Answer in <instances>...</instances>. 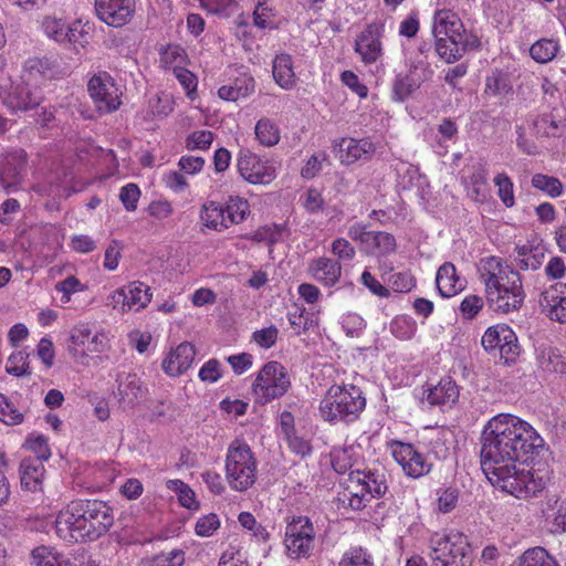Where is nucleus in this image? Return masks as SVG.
<instances>
[{
    "instance_id": "nucleus-50",
    "label": "nucleus",
    "mask_w": 566,
    "mask_h": 566,
    "mask_svg": "<svg viewBox=\"0 0 566 566\" xmlns=\"http://www.w3.org/2000/svg\"><path fill=\"white\" fill-rule=\"evenodd\" d=\"M6 370L17 377L30 375L28 354L21 350L12 353L8 359Z\"/></svg>"
},
{
    "instance_id": "nucleus-16",
    "label": "nucleus",
    "mask_w": 566,
    "mask_h": 566,
    "mask_svg": "<svg viewBox=\"0 0 566 566\" xmlns=\"http://www.w3.org/2000/svg\"><path fill=\"white\" fill-rule=\"evenodd\" d=\"M384 23L374 21L369 23L355 40V51L366 64L375 63L382 53L381 38Z\"/></svg>"
},
{
    "instance_id": "nucleus-46",
    "label": "nucleus",
    "mask_w": 566,
    "mask_h": 566,
    "mask_svg": "<svg viewBox=\"0 0 566 566\" xmlns=\"http://www.w3.org/2000/svg\"><path fill=\"white\" fill-rule=\"evenodd\" d=\"M558 51V44L552 39H541L536 41L530 49V54L538 63H547L552 61Z\"/></svg>"
},
{
    "instance_id": "nucleus-47",
    "label": "nucleus",
    "mask_w": 566,
    "mask_h": 566,
    "mask_svg": "<svg viewBox=\"0 0 566 566\" xmlns=\"http://www.w3.org/2000/svg\"><path fill=\"white\" fill-rule=\"evenodd\" d=\"M531 182L535 189L546 192L552 198H557L563 193V184L556 177L535 174Z\"/></svg>"
},
{
    "instance_id": "nucleus-53",
    "label": "nucleus",
    "mask_w": 566,
    "mask_h": 566,
    "mask_svg": "<svg viewBox=\"0 0 566 566\" xmlns=\"http://www.w3.org/2000/svg\"><path fill=\"white\" fill-rule=\"evenodd\" d=\"M437 507L441 513L451 512L458 504L459 491L455 488H446L437 491Z\"/></svg>"
},
{
    "instance_id": "nucleus-63",
    "label": "nucleus",
    "mask_w": 566,
    "mask_h": 566,
    "mask_svg": "<svg viewBox=\"0 0 566 566\" xmlns=\"http://www.w3.org/2000/svg\"><path fill=\"white\" fill-rule=\"evenodd\" d=\"M279 331L274 325L255 331L252 335L253 340L263 348H271L277 339Z\"/></svg>"
},
{
    "instance_id": "nucleus-41",
    "label": "nucleus",
    "mask_w": 566,
    "mask_h": 566,
    "mask_svg": "<svg viewBox=\"0 0 566 566\" xmlns=\"http://www.w3.org/2000/svg\"><path fill=\"white\" fill-rule=\"evenodd\" d=\"M518 566H559L556 559L543 547L526 549L518 558Z\"/></svg>"
},
{
    "instance_id": "nucleus-55",
    "label": "nucleus",
    "mask_w": 566,
    "mask_h": 566,
    "mask_svg": "<svg viewBox=\"0 0 566 566\" xmlns=\"http://www.w3.org/2000/svg\"><path fill=\"white\" fill-rule=\"evenodd\" d=\"M483 297L470 294L462 300L460 304V312L465 319H473L483 308Z\"/></svg>"
},
{
    "instance_id": "nucleus-52",
    "label": "nucleus",
    "mask_w": 566,
    "mask_h": 566,
    "mask_svg": "<svg viewBox=\"0 0 566 566\" xmlns=\"http://www.w3.org/2000/svg\"><path fill=\"white\" fill-rule=\"evenodd\" d=\"M387 283L394 292L407 293L416 285V280L409 272H396L388 276Z\"/></svg>"
},
{
    "instance_id": "nucleus-15",
    "label": "nucleus",
    "mask_w": 566,
    "mask_h": 566,
    "mask_svg": "<svg viewBox=\"0 0 566 566\" xmlns=\"http://www.w3.org/2000/svg\"><path fill=\"white\" fill-rule=\"evenodd\" d=\"M136 10L135 0H95V11L101 21L113 28L128 24Z\"/></svg>"
},
{
    "instance_id": "nucleus-39",
    "label": "nucleus",
    "mask_w": 566,
    "mask_h": 566,
    "mask_svg": "<svg viewBox=\"0 0 566 566\" xmlns=\"http://www.w3.org/2000/svg\"><path fill=\"white\" fill-rule=\"evenodd\" d=\"M416 69V66H411L409 74H398L396 76L392 84V95L395 101L403 102L420 86V82L412 76Z\"/></svg>"
},
{
    "instance_id": "nucleus-23",
    "label": "nucleus",
    "mask_w": 566,
    "mask_h": 566,
    "mask_svg": "<svg viewBox=\"0 0 566 566\" xmlns=\"http://www.w3.org/2000/svg\"><path fill=\"white\" fill-rule=\"evenodd\" d=\"M195 356V346L188 342L181 343L163 360V369L169 376H178L190 368Z\"/></svg>"
},
{
    "instance_id": "nucleus-2",
    "label": "nucleus",
    "mask_w": 566,
    "mask_h": 566,
    "mask_svg": "<svg viewBox=\"0 0 566 566\" xmlns=\"http://www.w3.org/2000/svg\"><path fill=\"white\" fill-rule=\"evenodd\" d=\"M114 524L112 507L104 501L76 499L60 511L55 521L59 537L66 542L96 541Z\"/></svg>"
},
{
    "instance_id": "nucleus-64",
    "label": "nucleus",
    "mask_w": 566,
    "mask_h": 566,
    "mask_svg": "<svg viewBox=\"0 0 566 566\" xmlns=\"http://www.w3.org/2000/svg\"><path fill=\"white\" fill-rule=\"evenodd\" d=\"M332 253L338 258V261H350L354 259L355 248L344 238H337L332 243Z\"/></svg>"
},
{
    "instance_id": "nucleus-18",
    "label": "nucleus",
    "mask_w": 566,
    "mask_h": 566,
    "mask_svg": "<svg viewBox=\"0 0 566 566\" xmlns=\"http://www.w3.org/2000/svg\"><path fill=\"white\" fill-rule=\"evenodd\" d=\"M539 305L552 321L566 323V284L555 283L542 292Z\"/></svg>"
},
{
    "instance_id": "nucleus-3",
    "label": "nucleus",
    "mask_w": 566,
    "mask_h": 566,
    "mask_svg": "<svg viewBox=\"0 0 566 566\" xmlns=\"http://www.w3.org/2000/svg\"><path fill=\"white\" fill-rule=\"evenodd\" d=\"M480 279L491 310L507 314L521 308L525 293L518 271L503 268L501 259L491 256L482 260Z\"/></svg>"
},
{
    "instance_id": "nucleus-6",
    "label": "nucleus",
    "mask_w": 566,
    "mask_h": 566,
    "mask_svg": "<svg viewBox=\"0 0 566 566\" xmlns=\"http://www.w3.org/2000/svg\"><path fill=\"white\" fill-rule=\"evenodd\" d=\"M226 479L230 488L238 492H244L255 483L256 460L251 448L243 440L237 439L228 447Z\"/></svg>"
},
{
    "instance_id": "nucleus-13",
    "label": "nucleus",
    "mask_w": 566,
    "mask_h": 566,
    "mask_svg": "<svg viewBox=\"0 0 566 566\" xmlns=\"http://www.w3.org/2000/svg\"><path fill=\"white\" fill-rule=\"evenodd\" d=\"M391 454L409 478L419 479L427 475L431 470L432 464L411 443L394 441Z\"/></svg>"
},
{
    "instance_id": "nucleus-21",
    "label": "nucleus",
    "mask_w": 566,
    "mask_h": 566,
    "mask_svg": "<svg viewBox=\"0 0 566 566\" xmlns=\"http://www.w3.org/2000/svg\"><path fill=\"white\" fill-rule=\"evenodd\" d=\"M459 387L451 377L442 378L437 385L423 391L422 400L441 409L451 408L459 399Z\"/></svg>"
},
{
    "instance_id": "nucleus-30",
    "label": "nucleus",
    "mask_w": 566,
    "mask_h": 566,
    "mask_svg": "<svg viewBox=\"0 0 566 566\" xmlns=\"http://www.w3.org/2000/svg\"><path fill=\"white\" fill-rule=\"evenodd\" d=\"M117 384L119 400L123 402L133 406L144 397L145 390L136 374H119Z\"/></svg>"
},
{
    "instance_id": "nucleus-24",
    "label": "nucleus",
    "mask_w": 566,
    "mask_h": 566,
    "mask_svg": "<svg viewBox=\"0 0 566 566\" xmlns=\"http://www.w3.org/2000/svg\"><path fill=\"white\" fill-rule=\"evenodd\" d=\"M70 340L74 346L83 347V353L86 355L103 353L107 347L106 335L103 333L92 335L91 329L85 325L74 327Z\"/></svg>"
},
{
    "instance_id": "nucleus-29",
    "label": "nucleus",
    "mask_w": 566,
    "mask_h": 566,
    "mask_svg": "<svg viewBox=\"0 0 566 566\" xmlns=\"http://www.w3.org/2000/svg\"><path fill=\"white\" fill-rule=\"evenodd\" d=\"M272 73L275 83L283 90H291L295 86L296 75L293 70L292 56L287 53L277 54L272 63Z\"/></svg>"
},
{
    "instance_id": "nucleus-62",
    "label": "nucleus",
    "mask_w": 566,
    "mask_h": 566,
    "mask_svg": "<svg viewBox=\"0 0 566 566\" xmlns=\"http://www.w3.org/2000/svg\"><path fill=\"white\" fill-rule=\"evenodd\" d=\"M185 554L180 549L160 553L154 557L153 566H182Z\"/></svg>"
},
{
    "instance_id": "nucleus-33",
    "label": "nucleus",
    "mask_w": 566,
    "mask_h": 566,
    "mask_svg": "<svg viewBox=\"0 0 566 566\" xmlns=\"http://www.w3.org/2000/svg\"><path fill=\"white\" fill-rule=\"evenodd\" d=\"M127 306L130 311H140L145 308L151 301L150 287L140 281L129 282L124 286Z\"/></svg>"
},
{
    "instance_id": "nucleus-60",
    "label": "nucleus",
    "mask_w": 566,
    "mask_h": 566,
    "mask_svg": "<svg viewBox=\"0 0 566 566\" xmlns=\"http://www.w3.org/2000/svg\"><path fill=\"white\" fill-rule=\"evenodd\" d=\"M140 198V190L135 184H128L120 189L119 199L127 211H135Z\"/></svg>"
},
{
    "instance_id": "nucleus-27",
    "label": "nucleus",
    "mask_w": 566,
    "mask_h": 566,
    "mask_svg": "<svg viewBox=\"0 0 566 566\" xmlns=\"http://www.w3.org/2000/svg\"><path fill=\"white\" fill-rule=\"evenodd\" d=\"M488 170L484 164L478 163L470 167V174L463 178L468 196L476 201L483 202L488 196Z\"/></svg>"
},
{
    "instance_id": "nucleus-40",
    "label": "nucleus",
    "mask_w": 566,
    "mask_h": 566,
    "mask_svg": "<svg viewBox=\"0 0 566 566\" xmlns=\"http://www.w3.org/2000/svg\"><path fill=\"white\" fill-rule=\"evenodd\" d=\"M286 228L284 224H266L256 229L253 233L244 235L245 239H250L256 243L264 242L268 245H273L277 242L283 241V234Z\"/></svg>"
},
{
    "instance_id": "nucleus-19",
    "label": "nucleus",
    "mask_w": 566,
    "mask_h": 566,
    "mask_svg": "<svg viewBox=\"0 0 566 566\" xmlns=\"http://www.w3.org/2000/svg\"><path fill=\"white\" fill-rule=\"evenodd\" d=\"M307 272L313 280L324 287H334L340 281L342 265L338 260L321 256L308 263Z\"/></svg>"
},
{
    "instance_id": "nucleus-14",
    "label": "nucleus",
    "mask_w": 566,
    "mask_h": 566,
    "mask_svg": "<svg viewBox=\"0 0 566 566\" xmlns=\"http://www.w3.org/2000/svg\"><path fill=\"white\" fill-rule=\"evenodd\" d=\"M27 153L13 149L2 155L0 160V184L7 192L14 191L27 171Z\"/></svg>"
},
{
    "instance_id": "nucleus-48",
    "label": "nucleus",
    "mask_w": 566,
    "mask_h": 566,
    "mask_svg": "<svg viewBox=\"0 0 566 566\" xmlns=\"http://www.w3.org/2000/svg\"><path fill=\"white\" fill-rule=\"evenodd\" d=\"M560 120H557L553 114L545 113L539 115L534 122V128L537 135L545 137H556L560 135Z\"/></svg>"
},
{
    "instance_id": "nucleus-44",
    "label": "nucleus",
    "mask_w": 566,
    "mask_h": 566,
    "mask_svg": "<svg viewBox=\"0 0 566 566\" xmlns=\"http://www.w3.org/2000/svg\"><path fill=\"white\" fill-rule=\"evenodd\" d=\"M397 243L392 234L384 231H373L369 243V252L379 255H388L396 251Z\"/></svg>"
},
{
    "instance_id": "nucleus-59",
    "label": "nucleus",
    "mask_w": 566,
    "mask_h": 566,
    "mask_svg": "<svg viewBox=\"0 0 566 566\" xmlns=\"http://www.w3.org/2000/svg\"><path fill=\"white\" fill-rule=\"evenodd\" d=\"M327 160V154L324 151L312 155L301 170V176L305 179L314 178L323 167V163Z\"/></svg>"
},
{
    "instance_id": "nucleus-37",
    "label": "nucleus",
    "mask_w": 566,
    "mask_h": 566,
    "mask_svg": "<svg viewBox=\"0 0 566 566\" xmlns=\"http://www.w3.org/2000/svg\"><path fill=\"white\" fill-rule=\"evenodd\" d=\"M254 91V80L252 77L238 78L233 84L223 85L219 88L220 98L230 102H237L240 98L249 96Z\"/></svg>"
},
{
    "instance_id": "nucleus-56",
    "label": "nucleus",
    "mask_w": 566,
    "mask_h": 566,
    "mask_svg": "<svg viewBox=\"0 0 566 566\" xmlns=\"http://www.w3.org/2000/svg\"><path fill=\"white\" fill-rule=\"evenodd\" d=\"M0 420L9 426L19 424L23 421V415L4 396H2V402H0Z\"/></svg>"
},
{
    "instance_id": "nucleus-20",
    "label": "nucleus",
    "mask_w": 566,
    "mask_h": 566,
    "mask_svg": "<svg viewBox=\"0 0 566 566\" xmlns=\"http://www.w3.org/2000/svg\"><path fill=\"white\" fill-rule=\"evenodd\" d=\"M336 146L338 147V158L344 165H352L358 160H368L375 154V145L366 138H342Z\"/></svg>"
},
{
    "instance_id": "nucleus-8",
    "label": "nucleus",
    "mask_w": 566,
    "mask_h": 566,
    "mask_svg": "<svg viewBox=\"0 0 566 566\" xmlns=\"http://www.w3.org/2000/svg\"><path fill=\"white\" fill-rule=\"evenodd\" d=\"M315 532L307 516H296L286 525L284 545L293 559L306 558L314 548Z\"/></svg>"
},
{
    "instance_id": "nucleus-28",
    "label": "nucleus",
    "mask_w": 566,
    "mask_h": 566,
    "mask_svg": "<svg viewBox=\"0 0 566 566\" xmlns=\"http://www.w3.org/2000/svg\"><path fill=\"white\" fill-rule=\"evenodd\" d=\"M545 260V248L541 244L531 243L517 245L515 248L514 262L520 270L535 271L539 269Z\"/></svg>"
},
{
    "instance_id": "nucleus-35",
    "label": "nucleus",
    "mask_w": 566,
    "mask_h": 566,
    "mask_svg": "<svg viewBox=\"0 0 566 566\" xmlns=\"http://www.w3.org/2000/svg\"><path fill=\"white\" fill-rule=\"evenodd\" d=\"M537 361L539 367L548 373H563L565 361L557 348L541 346L537 348Z\"/></svg>"
},
{
    "instance_id": "nucleus-26",
    "label": "nucleus",
    "mask_w": 566,
    "mask_h": 566,
    "mask_svg": "<svg viewBox=\"0 0 566 566\" xmlns=\"http://www.w3.org/2000/svg\"><path fill=\"white\" fill-rule=\"evenodd\" d=\"M21 486L30 492L42 491L45 468L39 459L25 458L20 463Z\"/></svg>"
},
{
    "instance_id": "nucleus-7",
    "label": "nucleus",
    "mask_w": 566,
    "mask_h": 566,
    "mask_svg": "<svg viewBox=\"0 0 566 566\" xmlns=\"http://www.w3.org/2000/svg\"><path fill=\"white\" fill-rule=\"evenodd\" d=\"M290 376L282 364L272 360L259 371L252 388L262 403L282 397L290 388Z\"/></svg>"
},
{
    "instance_id": "nucleus-58",
    "label": "nucleus",
    "mask_w": 566,
    "mask_h": 566,
    "mask_svg": "<svg viewBox=\"0 0 566 566\" xmlns=\"http://www.w3.org/2000/svg\"><path fill=\"white\" fill-rule=\"evenodd\" d=\"M391 333L400 339H410L416 331L413 322L406 317H396L390 324Z\"/></svg>"
},
{
    "instance_id": "nucleus-4",
    "label": "nucleus",
    "mask_w": 566,
    "mask_h": 566,
    "mask_svg": "<svg viewBox=\"0 0 566 566\" xmlns=\"http://www.w3.org/2000/svg\"><path fill=\"white\" fill-rule=\"evenodd\" d=\"M366 407V398L359 387L354 385H333L319 402V415L323 420L346 424L359 419Z\"/></svg>"
},
{
    "instance_id": "nucleus-32",
    "label": "nucleus",
    "mask_w": 566,
    "mask_h": 566,
    "mask_svg": "<svg viewBox=\"0 0 566 566\" xmlns=\"http://www.w3.org/2000/svg\"><path fill=\"white\" fill-rule=\"evenodd\" d=\"M30 557L35 566H72L70 558L52 546L40 545L31 551Z\"/></svg>"
},
{
    "instance_id": "nucleus-36",
    "label": "nucleus",
    "mask_w": 566,
    "mask_h": 566,
    "mask_svg": "<svg viewBox=\"0 0 566 566\" xmlns=\"http://www.w3.org/2000/svg\"><path fill=\"white\" fill-rule=\"evenodd\" d=\"M513 329L506 324H497L489 327L484 335L482 336V346L483 348L491 353L493 350H499L503 343L507 342V338H512Z\"/></svg>"
},
{
    "instance_id": "nucleus-22",
    "label": "nucleus",
    "mask_w": 566,
    "mask_h": 566,
    "mask_svg": "<svg viewBox=\"0 0 566 566\" xmlns=\"http://www.w3.org/2000/svg\"><path fill=\"white\" fill-rule=\"evenodd\" d=\"M349 481L371 500L382 496L388 489L385 474L377 471H349Z\"/></svg>"
},
{
    "instance_id": "nucleus-61",
    "label": "nucleus",
    "mask_w": 566,
    "mask_h": 566,
    "mask_svg": "<svg viewBox=\"0 0 566 566\" xmlns=\"http://www.w3.org/2000/svg\"><path fill=\"white\" fill-rule=\"evenodd\" d=\"M512 338H507V342L503 343L502 347L499 349L501 359L504 360L505 364H512L520 356L521 347L517 342V337L514 332L511 334Z\"/></svg>"
},
{
    "instance_id": "nucleus-43",
    "label": "nucleus",
    "mask_w": 566,
    "mask_h": 566,
    "mask_svg": "<svg viewBox=\"0 0 566 566\" xmlns=\"http://www.w3.org/2000/svg\"><path fill=\"white\" fill-rule=\"evenodd\" d=\"M223 208L228 220V227L242 222L250 212L249 202L239 197H230Z\"/></svg>"
},
{
    "instance_id": "nucleus-54",
    "label": "nucleus",
    "mask_w": 566,
    "mask_h": 566,
    "mask_svg": "<svg viewBox=\"0 0 566 566\" xmlns=\"http://www.w3.org/2000/svg\"><path fill=\"white\" fill-rule=\"evenodd\" d=\"M213 142V133L210 130H197L186 138V148L188 150L209 149Z\"/></svg>"
},
{
    "instance_id": "nucleus-31",
    "label": "nucleus",
    "mask_w": 566,
    "mask_h": 566,
    "mask_svg": "<svg viewBox=\"0 0 566 566\" xmlns=\"http://www.w3.org/2000/svg\"><path fill=\"white\" fill-rule=\"evenodd\" d=\"M200 220L205 227L218 232L229 228L223 205L213 200L202 205Z\"/></svg>"
},
{
    "instance_id": "nucleus-9",
    "label": "nucleus",
    "mask_w": 566,
    "mask_h": 566,
    "mask_svg": "<svg viewBox=\"0 0 566 566\" xmlns=\"http://www.w3.org/2000/svg\"><path fill=\"white\" fill-rule=\"evenodd\" d=\"M0 98L11 113H17L39 107L44 96L38 86L31 85L29 80H22L0 86Z\"/></svg>"
},
{
    "instance_id": "nucleus-38",
    "label": "nucleus",
    "mask_w": 566,
    "mask_h": 566,
    "mask_svg": "<svg viewBox=\"0 0 566 566\" xmlns=\"http://www.w3.org/2000/svg\"><path fill=\"white\" fill-rule=\"evenodd\" d=\"M436 52L447 63H452L462 57L465 53L469 43H458L457 41L448 40L447 38L434 36Z\"/></svg>"
},
{
    "instance_id": "nucleus-12",
    "label": "nucleus",
    "mask_w": 566,
    "mask_h": 566,
    "mask_svg": "<svg viewBox=\"0 0 566 566\" xmlns=\"http://www.w3.org/2000/svg\"><path fill=\"white\" fill-rule=\"evenodd\" d=\"M240 176L252 185L270 184L275 177V168L250 150H241L237 157Z\"/></svg>"
},
{
    "instance_id": "nucleus-57",
    "label": "nucleus",
    "mask_w": 566,
    "mask_h": 566,
    "mask_svg": "<svg viewBox=\"0 0 566 566\" xmlns=\"http://www.w3.org/2000/svg\"><path fill=\"white\" fill-rule=\"evenodd\" d=\"M220 527V520L217 514L210 513L200 517L196 523V534L201 537H209Z\"/></svg>"
},
{
    "instance_id": "nucleus-49",
    "label": "nucleus",
    "mask_w": 566,
    "mask_h": 566,
    "mask_svg": "<svg viewBox=\"0 0 566 566\" xmlns=\"http://www.w3.org/2000/svg\"><path fill=\"white\" fill-rule=\"evenodd\" d=\"M494 184L497 187V195L503 205L507 208L513 207L515 198L511 178L505 172H501L494 178Z\"/></svg>"
},
{
    "instance_id": "nucleus-42",
    "label": "nucleus",
    "mask_w": 566,
    "mask_h": 566,
    "mask_svg": "<svg viewBox=\"0 0 566 566\" xmlns=\"http://www.w3.org/2000/svg\"><path fill=\"white\" fill-rule=\"evenodd\" d=\"M254 132L256 139L264 147L276 145L281 138L279 127L269 118L259 119L255 124Z\"/></svg>"
},
{
    "instance_id": "nucleus-10",
    "label": "nucleus",
    "mask_w": 566,
    "mask_h": 566,
    "mask_svg": "<svg viewBox=\"0 0 566 566\" xmlns=\"http://www.w3.org/2000/svg\"><path fill=\"white\" fill-rule=\"evenodd\" d=\"M87 91L96 109L102 114L113 113L122 104V93L107 72L93 75L88 81Z\"/></svg>"
},
{
    "instance_id": "nucleus-1",
    "label": "nucleus",
    "mask_w": 566,
    "mask_h": 566,
    "mask_svg": "<svg viewBox=\"0 0 566 566\" xmlns=\"http://www.w3.org/2000/svg\"><path fill=\"white\" fill-rule=\"evenodd\" d=\"M480 446L481 469L494 486L517 499L536 496L543 491L545 479L524 467L545 447L544 439L528 422L500 413L485 424Z\"/></svg>"
},
{
    "instance_id": "nucleus-25",
    "label": "nucleus",
    "mask_w": 566,
    "mask_h": 566,
    "mask_svg": "<svg viewBox=\"0 0 566 566\" xmlns=\"http://www.w3.org/2000/svg\"><path fill=\"white\" fill-rule=\"evenodd\" d=\"M436 286L442 297H451L464 289V282L457 273L453 263L444 262L437 271Z\"/></svg>"
},
{
    "instance_id": "nucleus-34",
    "label": "nucleus",
    "mask_w": 566,
    "mask_h": 566,
    "mask_svg": "<svg viewBox=\"0 0 566 566\" xmlns=\"http://www.w3.org/2000/svg\"><path fill=\"white\" fill-rule=\"evenodd\" d=\"M512 84L509 75L501 70H494L485 78L484 94L493 97L503 98L512 93Z\"/></svg>"
},
{
    "instance_id": "nucleus-45",
    "label": "nucleus",
    "mask_w": 566,
    "mask_h": 566,
    "mask_svg": "<svg viewBox=\"0 0 566 566\" xmlns=\"http://www.w3.org/2000/svg\"><path fill=\"white\" fill-rule=\"evenodd\" d=\"M339 566H375V563L371 553L366 548L354 546L343 554Z\"/></svg>"
},
{
    "instance_id": "nucleus-11",
    "label": "nucleus",
    "mask_w": 566,
    "mask_h": 566,
    "mask_svg": "<svg viewBox=\"0 0 566 566\" xmlns=\"http://www.w3.org/2000/svg\"><path fill=\"white\" fill-rule=\"evenodd\" d=\"M42 29L48 38L60 44H71L76 49L84 48L88 43V32L80 20L69 24L62 18L48 15L42 21Z\"/></svg>"
},
{
    "instance_id": "nucleus-5",
    "label": "nucleus",
    "mask_w": 566,
    "mask_h": 566,
    "mask_svg": "<svg viewBox=\"0 0 566 566\" xmlns=\"http://www.w3.org/2000/svg\"><path fill=\"white\" fill-rule=\"evenodd\" d=\"M429 545L433 566H473V548L463 533H434Z\"/></svg>"
},
{
    "instance_id": "nucleus-51",
    "label": "nucleus",
    "mask_w": 566,
    "mask_h": 566,
    "mask_svg": "<svg viewBox=\"0 0 566 566\" xmlns=\"http://www.w3.org/2000/svg\"><path fill=\"white\" fill-rule=\"evenodd\" d=\"M24 447L32 451L35 457L33 459H39L41 463L43 461L49 460L51 457V449L48 443V439L42 436H30L24 443Z\"/></svg>"
},
{
    "instance_id": "nucleus-17",
    "label": "nucleus",
    "mask_w": 566,
    "mask_h": 566,
    "mask_svg": "<svg viewBox=\"0 0 566 566\" xmlns=\"http://www.w3.org/2000/svg\"><path fill=\"white\" fill-rule=\"evenodd\" d=\"M432 34L433 36L442 35L458 43H469L462 21L455 13L449 10L436 12L433 17Z\"/></svg>"
}]
</instances>
